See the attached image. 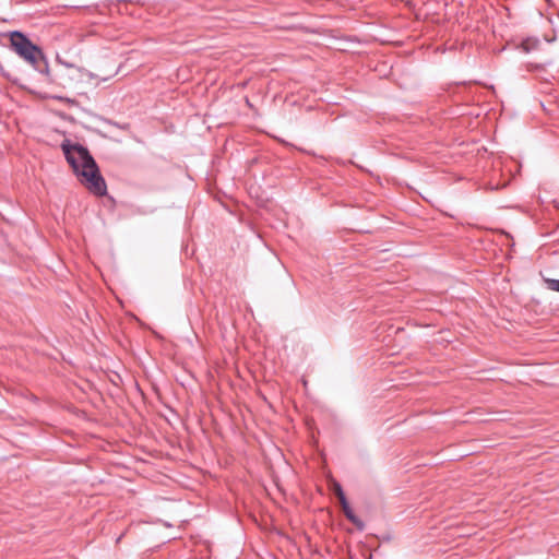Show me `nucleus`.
Listing matches in <instances>:
<instances>
[{
  "mask_svg": "<svg viewBox=\"0 0 559 559\" xmlns=\"http://www.w3.org/2000/svg\"><path fill=\"white\" fill-rule=\"evenodd\" d=\"M540 41L538 38H526L522 41L521 47L525 52H531L538 48Z\"/></svg>",
  "mask_w": 559,
  "mask_h": 559,
  "instance_id": "39448f33",
  "label": "nucleus"
},
{
  "mask_svg": "<svg viewBox=\"0 0 559 559\" xmlns=\"http://www.w3.org/2000/svg\"><path fill=\"white\" fill-rule=\"evenodd\" d=\"M57 62L63 67V69H61L57 74L58 83L63 87L73 88L81 83H95L98 85L100 82H106L116 74L114 73L108 76L99 78L97 74L84 68L66 62L60 58H57Z\"/></svg>",
  "mask_w": 559,
  "mask_h": 559,
  "instance_id": "7ed1b4c3",
  "label": "nucleus"
},
{
  "mask_svg": "<svg viewBox=\"0 0 559 559\" xmlns=\"http://www.w3.org/2000/svg\"><path fill=\"white\" fill-rule=\"evenodd\" d=\"M546 283H547V287L549 289L559 293V280L549 278V280H546Z\"/></svg>",
  "mask_w": 559,
  "mask_h": 559,
  "instance_id": "423d86ee",
  "label": "nucleus"
},
{
  "mask_svg": "<svg viewBox=\"0 0 559 559\" xmlns=\"http://www.w3.org/2000/svg\"><path fill=\"white\" fill-rule=\"evenodd\" d=\"M61 148L80 182L91 193L97 197L105 195L107 185L88 150L81 144H72L69 140L61 143Z\"/></svg>",
  "mask_w": 559,
  "mask_h": 559,
  "instance_id": "f257e3e1",
  "label": "nucleus"
},
{
  "mask_svg": "<svg viewBox=\"0 0 559 559\" xmlns=\"http://www.w3.org/2000/svg\"><path fill=\"white\" fill-rule=\"evenodd\" d=\"M328 488L329 490L336 496V498L338 499L341 506H342V509H343V512L344 514L346 515V518L354 524L356 525L358 528H362L364 527V524L355 515L353 509L350 508L347 499H346V496L343 491V488L341 486L340 483H337L334 478H332L331 476H328Z\"/></svg>",
  "mask_w": 559,
  "mask_h": 559,
  "instance_id": "20e7f679",
  "label": "nucleus"
},
{
  "mask_svg": "<svg viewBox=\"0 0 559 559\" xmlns=\"http://www.w3.org/2000/svg\"><path fill=\"white\" fill-rule=\"evenodd\" d=\"M12 49L35 70H47V62L43 50L33 44L23 33L14 31L10 34Z\"/></svg>",
  "mask_w": 559,
  "mask_h": 559,
  "instance_id": "f03ea898",
  "label": "nucleus"
}]
</instances>
